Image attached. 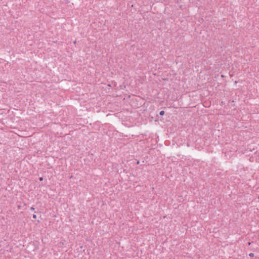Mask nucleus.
<instances>
[{"instance_id": "nucleus-1", "label": "nucleus", "mask_w": 259, "mask_h": 259, "mask_svg": "<svg viewBox=\"0 0 259 259\" xmlns=\"http://www.w3.org/2000/svg\"><path fill=\"white\" fill-rule=\"evenodd\" d=\"M165 113V112L164 111H160L159 112V114L161 115V116H163Z\"/></svg>"}, {"instance_id": "nucleus-2", "label": "nucleus", "mask_w": 259, "mask_h": 259, "mask_svg": "<svg viewBox=\"0 0 259 259\" xmlns=\"http://www.w3.org/2000/svg\"><path fill=\"white\" fill-rule=\"evenodd\" d=\"M249 256H250V257H253V256H254V253H249Z\"/></svg>"}, {"instance_id": "nucleus-3", "label": "nucleus", "mask_w": 259, "mask_h": 259, "mask_svg": "<svg viewBox=\"0 0 259 259\" xmlns=\"http://www.w3.org/2000/svg\"><path fill=\"white\" fill-rule=\"evenodd\" d=\"M32 218L33 219L35 220L36 219L37 217L35 214H33Z\"/></svg>"}, {"instance_id": "nucleus-4", "label": "nucleus", "mask_w": 259, "mask_h": 259, "mask_svg": "<svg viewBox=\"0 0 259 259\" xmlns=\"http://www.w3.org/2000/svg\"><path fill=\"white\" fill-rule=\"evenodd\" d=\"M34 208L33 207H30V210H32V211H34Z\"/></svg>"}, {"instance_id": "nucleus-5", "label": "nucleus", "mask_w": 259, "mask_h": 259, "mask_svg": "<svg viewBox=\"0 0 259 259\" xmlns=\"http://www.w3.org/2000/svg\"><path fill=\"white\" fill-rule=\"evenodd\" d=\"M136 163H137V164H140L139 160H137Z\"/></svg>"}, {"instance_id": "nucleus-6", "label": "nucleus", "mask_w": 259, "mask_h": 259, "mask_svg": "<svg viewBox=\"0 0 259 259\" xmlns=\"http://www.w3.org/2000/svg\"><path fill=\"white\" fill-rule=\"evenodd\" d=\"M39 180L41 181H42L43 180V178L42 177H40L39 178Z\"/></svg>"}, {"instance_id": "nucleus-7", "label": "nucleus", "mask_w": 259, "mask_h": 259, "mask_svg": "<svg viewBox=\"0 0 259 259\" xmlns=\"http://www.w3.org/2000/svg\"><path fill=\"white\" fill-rule=\"evenodd\" d=\"M248 244L249 245H250L251 244V242H248Z\"/></svg>"}, {"instance_id": "nucleus-8", "label": "nucleus", "mask_w": 259, "mask_h": 259, "mask_svg": "<svg viewBox=\"0 0 259 259\" xmlns=\"http://www.w3.org/2000/svg\"><path fill=\"white\" fill-rule=\"evenodd\" d=\"M221 76H222V77H224V76L223 75H221Z\"/></svg>"}]
</instances>
